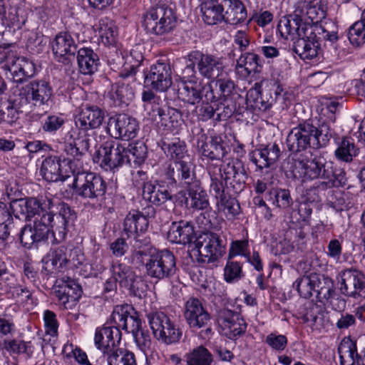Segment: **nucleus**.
I'll use <instances>...</instances> for the list:
<instances>
[{"instance_id":"nucleus-2","label":"nucleus","mask_w":365,"mask_h":365,"mask_svg":"<svg viewBox=\"0 0 365 365\" xmlns=\"http://www.w3.org/2000/svg\"><path fill=\"white\" fill-rule=\"evenodd\" d=\"M71 215L68 207H63V211L56 216L53 224V217L47 213L43 215L40 219L35 218L33 225H27L21 231L20 240L26 248H31L34 244L44 240L51 228L53 232H58L61 238H64L70 222Z\"/></svg>"},{"instance_id":"nucleus-63","label":"nucleus","mask_w":365,"mask_h":365,"mask_svg":"<svg viewBox=\"0 0 365 365\" xmlns=\"http://www.w3.org/2000/svg\"><path fill=\"white\" fill-rule=\"evenodd\" d=\"M108 365H137L134 354L128 351H120V354H114L108 359Z\"/></svg>"},{"instance_id":"nucleus-24","label":"nucleus","mask_w":365,"mask_h":365,"mask_svg":"<svg viewBox=\"0 0 365 365\" xmlns=\"http://www.w3.org/2000/svg\"><path fill=\"white\" fill-rule=\"evenodd\" d=\"M307 26L298 14V10H296L294 15L280 19L277 29L282 37L294 43L300 36H304Z\"/></svg>"},{"instance_id":"nucleus-25","label":"nucleus","mask_w":365,"mask_h":365,"mask_svg":"<svg viewBox=\"0 0 365 365\" xmlns=\"http://www.w3.org/2000/svg\"><path fill=\"white\" fill-rule=\"evenodd\" d=\"M185 317L189 326L193 329L205 327L210 322L209 313L204 309L201 302L195 298L187 301Z\"/></svg>"},{"instance_id":"nucleus-57","label":"nucleus","mask_w":365,"mask_h":365,"mask_svg":"<svg viewBox=\"0 0 365 365\" xmlns=\"http://www.w3.org/2000/svg\"><path fill=\"white\" fill-rule=\"evenodd\" d=\"M339 106V103L334 101H327L323 105V107L321 110V120H323L322 125H325V130H327V128H329V131L331 132L329 125L328 124L334 122L335 113Z\"/></svg>"},{"instance_id":"nucleus-59","label":"nucleus","mask_w":365,"mask_h":365,"mask_svg":"<svg viewBox=\"0 0 365 365\" xmlns=\"http://www.w3.org/2000/svg\"><path fill=\"white\" fill-rule=\"evenodd\" d=\"M243 276L242 266L237 262L228 261L224 268V279L228 283L240 280Z\"/></svg>"},{"instance_id":"nucleus-30","label":"nucleus","mask_w":365,"mask_h":365,"mask_svg":"<svg viewBox=\"0 0 365 365\" xmlns=\"http://www.w3.org/2000/svg\"><path fill=\"white\" fill-rule=\"evenodd\" d=\"M53 53L58 61L75 54L76 44L69 33L63 32L56 36L51 42Z\"/></svg>"},{"instance_id":"nucleus-9","label":"nucleus","mask_w":365,"mask_h":365,"mask_svg":"<svg viewBox=\"0 0 365 365\" xmlns=\"http://www.w3.org/2000/svg\"><path fill=\"white\" fill-rule=\"evenodd\" d=\"M54 203L52 200L46 198L40 202L36 198H21L13 200L10 203V209L14 215L17 218L30 219L35 216L40 219L43 215L50 214L53 217V222H55L53 215Z\"/></svg>"},{"instance_id":"nucleus-43","label":"nucleus","mask_w":365,"mask_h":365,"mask_svg":"<svg viewBox=\"0 0 365 365\" xmlns=\"http://www.w3.org/2000/svg\"><path fill=\"white\" fill-rule=\"evenodd\" d=\"M341 365H361L356 341L349 337L344 338L338 348Z\"/></svg>"},{"instance_id":"nucleus-45","label":"nucleus","mask_w":365,"mask_h":365,"mask_svg":"<svg viewBox=\"0 0 365 365\" xmlns=\"http://www.w3.org/2000/svg\"><path fill=\"white\" fill-rule=\"evenodd\" d=\"M224 21L230 24H237L243 21L247 17V11L242 2L240 0H224Z\"/></svg>"},{"instance_id":"nucleus-62","label":"nucleus","mask_w":365,"mask_h":365,"mask_svg":"<svg viewBox=\"0 0 365 365\" xmlns=\"http://www.w3.org/2000/svg\"><path fill=\"white\" fill-rule=\"evenodd\" d=\"M12 218L6 205L0 202V239L5 240L9 235Z\"/></svg>"},{"instance_id":"nucleus-4","label":"nucleus","mask_w":365,"mask_h":365,"mask_svg":"<svg viewBox=\"0 0 365 365\" xmlns=\"http://www.w3.org/2000/svg\"><path fill=\"white\" fill-rule=\"evenodd\" d=\"M70 156L73 159L67 158L61 160L58 157L46 158L41 163L40 175L49 182L64 181L71 175H75L76 172L83 168V162L81 160L82 155Z\"/></svg>"},{"instance_id":"nucleus-36","label":"nucleus","mask_w":365,"mask_h":365,"mask_svg":"<svg viewBox=\"0 0 365 365\" xmlns=\"http://www.w3.org/2000/svg\"><path fill=\"white\" fill-rule=\"evenodd\" d=\"M262 64L258 55L254 53H245L237 61L236 71L243 78L248 77L251 73H259Z\"/></svg>"},{"instance_id":"nucleus-29","label":"nucleus","mask_w":365,"mask_h":365,"mask_svg":"<svg viewBox=\"0 0 365 365\" xmlns=\"http://www.w3.org/2000/svg\"><path fill=\"white\" fill-rule=\"evenodd\" d=\"M187 194L189 197H186V194L182 192L179 193V198L183 197L187 206L197 210H207L210 207L207 192L200 187L197 181L195 180L188 187Z\"/></svg>"},{"instance_id":"nucleus-17","label":"nucleus","mask_w":365,"mask_h":365,"mask_svg":"<svg viewBox=\"0 0 365 365\" xmlns=\"http://www.w3.org/2000/svg\"><path fill=\"white\" fill-rule=\"evenodd\" d=\"M217 320L221 333L229 339H234L246 330V324L243 319L231 310L225 309L220 310Z\"/></svg>"},{"instance_id":"nucleus-14","label":"nucleus","mask_w":365,"mask_h":365,"mask_svg":"<svg viewBox=\"0 0 365 365\" xmlns=\"http://www.w3.org/2000/svg\"><path fill=\"white\" fill-rule=\"evenodd\" d=\"M148 276L163 279L174 274L175 259L173 254L167 250L155 252L143 259Z\"/></svg>"},{"instance_id":"nucleus-50","label":"nucleus","mask_w":365,"mask_h":365,"mask_svg":"<svg viewBox=\"0 0 365 365\" xmlns=\"http://www.w3.org/2000/svg\"><path fill=\"white\" fill-rule=\"evenodd\" d=\"M142 100L143 101V106L145 110L150 115L151 118H155L157 115L160 118L162 124L167 126L165 115L162 113L161 109L159 108V98L150 91H145L142 95Z\"/></svg>"},{"instance_id":"nucleus-61","label":"nucleus","mask_w":365,"mask_h":365,"mask_svg":"<svg viewBox=\"0 0 365 365\" xmlns=\"http://www.w3.org/2000/svg\"><path fill=\"white\" fill-rule=\"evenodd\" d=\"M216 204L217 211L223 212L227 218L233 217L239 212L240 206L235 199L225 197L217 201Z\"/></svg>"},{"instance_id":"nucleus-22","label":"nucleus","mask_w":365,"mask_h":365,"mask_svg":"<svg viewBox=\"0 0 365 365\" xmlns=\"http://www.w3.org/2000/svg\"><path fill=\"white\" fill-rule=\"evenodd\" d=\"M324 284L327 287H319L321 284L320 277L317 273L311 272L297 279L293 284L294 287L297 289L299 295L304 298H309L313 292L322 293L324 289L329 294L331 287H332V281L329 277H323Z\"/></svg>"},{"instance_id":"nucleus-35","label":"nucleus","mask_w":365,"mask_h":365,"mask_svg":"<svg viewBox=\"0 0 365 365\" xmlns=\"http://www.w3.org/2000/svg\"><path fill=\"white\" fill-rule=\"evenodd\" d=\"M194 235L192 225L185 221L173 222L167 234L168 240L177 244L190 243Z\"/></svg>"},{"instance_id":"nucleus-12","label":"nucleus","mask_w":365,"mask_h":365,"mask_svg":"<svg viewBox=\"0 0 365 365\" xmlns=\"http://www.w3.org/2000/svg\"><path fill=\"white\" fill-rule=\"evenodd\" d=\"M205 86L201 80L195 76L192 65L186 66L182 71L178 83L179 98L188 103L195 105L202 99Z\"/></svg>"},{"instance_id":"nucleus-10","label":"nucleus","mask_w":365,"mask_h":365,"mask_svg":"<svg viewBox=\"0 0 365 365\" xmlns=\"http://www.w3.org/2000/svg\"><path fill=\"white\" fill-rule=\"evenodd\" d=\"M195 66L200 74L205 78L214 80L226 76L225 64L222 58L211 54L194 51L188 56L187 65Z\"/></svg>"},{"instance_id":"nucleus-8","label":"nucleus","mask_w":365,"mask_h":365,"mask_svg":"<svg viewBox=\"0 0 365 365\" xmlns=\"http://www.w3.org/2000/svg\"><path fill=\"white\" fill-rule=\"evenodd\" d=\"M176 17L170 8L158 6L149 9L143 16L142 25L147 32L164 35L175 26Z\"/></svg>"},{"instance_id":"nucleus-38","label":"nucleus","mask_w":365,"mask_h":365,"mask_svg":"<svg viewBox=\"0 0 365 365\" xmlns=\"http://www.w3.org/2000/svg\"><path fill=\"white\" fill-rule=\"evenodd\" d=\"M202 20L208 25L224 21V6L218 0H204L200 5Z\"/></svg>"},{"instance_id":"nucleus-11","label":"nucleus","mask_w":365,"mask_h":365,"mask_svg":"<svg viewBox=\"0 0 365 365\" xmlns=\"http://www.w3.org/2000/svg\"><path fill=\"white\" fill-rule=\"evenodd\" d=\"M149 326L154 337L166 344L178 341L182 333L173 322L163 312L150 313L148 315Z\"/></svg>"},{"instance_id":"nucleus-64","label":"nucleus","mask_w":365,"mask_h":365,"mask_svg":"<svg viewBox=\"0 0 365 365\" xmlns=\"http://www.w3.org/2000/svg\"><path fill=\"white\" fill-rule=\"evenodd\" d=\"M247 255H250L247 240H236L232 242L229 250L230 258L236 256L247 257Z\"/></svg>"},{"instance_id":"nucleus-46","label":"nucleus","mask_w":365,"mask_h":365,"mask_svg":"<svg viewBox=\"0 0 365 365\" xmlns=\"http://www.w3.org/2000/svg\"><path fill=\"white\" fill-rule=\"evenodd\" d=\"M96 31L104 45H112L115 42L118 33L113 21L108 18L101 19L96 25Z\"/></svg>"},{"instance_id":"nucleus-33","label":"nucleus","mask_w":365,"mask_h":365,"mask_svg":"<svg viewBox=\"0 0 365 365\" xmlns=\"http://www.w3.org/2000/svg\"><path fill=\"white\" fill-rule=\"evenodd\" d=\"M279 148L277 145L257 149L250 153V160L260 170L268 168L279 158Z\"/></svg>"},{"instance_id":"nucleus-7","label":"nucleus","mask_w":365,"mask_h":365,"mask_svg":"<svg viewBox=\"0 0 365 365\" xmlns=\"http://www.w3.org/2000/svg\"><path fill=\"white\" fill-rule=\"evenodd\" d=\"M53 88L45 80H34L25 85L19 93V104L29 109L48 106Z\"/></svg>"},{"instance_id":"nucleus-19","label":"nucleus","mask_w":365,"mask_h":365,"mask_svg":"<svg viewBox=\"0 0 365 365\" xmlns=\"http://www.w3.org/2000/svg\"><path fill=\"white\" fill-rule=\"evenodd\" d=\"M111 276L106 283V289L108 292L116 289L117 284L121 287L128 289L135 288V275L130 267L125 264L113 263L110 269Z\"/></svg>"},{"instance_id":"nucleus-41","label":"nucleus","mask_w":365,"mask_h":365,"mask_svg":"<svg viewBox=\"0 0 365 365\" xmlns=\"http://www.w3.org/2000/svg\"><path fill=\"white\" fill-rule=\"evenodd\" d=\"M264 83L268 86V83L264 80L256 83L247 93V103L254 109L264 110L270 108L272 98H267V95L264 96V93H262V88Z\"/></svg>"},{"instance_id":"nucleus-44","label":"nucleus","mask_w":365,"mask_h":365,"mask_svg":"<svg viewBox=\"0 0 365 365\" xmlns=\"http://www.w3.org/2000/svg\"><path fill=\"white\" fill-rule=\"evenodd\" d=\"M27 19L26 11L19 6H10L5 15L3 16L1 23L5 27L13 31L21 29L25 24Z\"/></svg>"},{"instance_id":"nucleus-5","label":"nucleus","mask_w":365,"mask_h":365,"mask_svg":"<svg viewBox=\"0 0 365 365\" xmlns=\"http://www.w3.org/2000/svg\"><path fill=\"white\" fill-rule=\"evenodd\" d=\"M93 160L103 170L115 173L128 163L125 144L106 140L96 148Z\"/></svg>"},{"instance_id":"nucleus-23","label":"nucleus","mask_w":365,"mask_h":365,"mask_svg":"<svg viewBox=\"0 0 365 365\" xmlns=\"http://www.w3.org/2000/svg\"><path fill=\"white\" fill-rule=\"evenodd\" d=\"M145 83L157 91H165L172 85L170 66L164 63L153 65L145 76Z\"/></svg>"},{"instance_id":"nucleus-34","label":"nucleus","mask_w":365,"mask_h":365,"mask_svg":"<svg viewBox=\"0 0 365 365\" xmlns=\"http://www.w3.org/2000/svg\"><path fill=\"white\" fill-rule=\"evenodd\" d=\"M133 309L128 304L117 305L114 307L113 311L108 319L109 327L117 328L118 331L124 329L130 331V326L132 322L130 318H138L137 316L131 315Z\"/></svg>"},{"instance_id":"nucleus-58","label":"nucleus","mask_w":365,"mask_h":365,"mask_svg":"<svg viewBox=\"0 0 365 365\" xmlns=\"http://www.w3.org/2000/svg\"><path fill=\"white\" fill-rule=\"evenodd\" d=\"M210 147L213 152L205 151V157L211 160H222L227 154L225 148L222 145V138L217 135L210 136Z\"/></svg>"},{"instance_id":"nucleus-3","label":"nucleus","mask_w":365,"mask_h":365,"mask_svg":"<svg viewBox=\"0 0 365 365\" xmlns=\"http://www.w3.org/2000/svg\"><path fill=\"white\" fill-rule=\"evenodd\" d=\"M322 125L320 130L309 122H304L294 128L287 136V143L293 152L304 150L307 147L317 148L326 145L331 136V133L324 129Z\"/></svg>"},{"instance_id":"nucleus-20","label":"nucleus","mask_w":365,"mask_h":365,"mask_svg":"<svg viewBox=\"0 0 365 365\" xmlns=\"http://www.w3.org/2000/svg\"><path fill=\"white\" fill-rule=\"evenodd\" d=\"M81 287L73 279L56 281L55 294L59 304L64 309H72L81 296Z\"/></svg>"},{"instance_id":"nucleus-53","label":"nucleus","mask_w":365,"mask_h":365,"mask_svg":"<svg viewBox=\"0 0 365 365\" xmlns=\"http://www.w3.org/2000/svg\"><path fill=\"white\" fill-rule=\"evenodd\" d=\"M186 361L187 365H211L212 357L206 348L200 346L186 354Z\"/></svg>"},{"instance_id":"nucleus-13","label":"nucleus","mask_w":365,"mask_h":365,"mask_svg":"<svg viewBox=\"0 0 365 365\" xmlns=\"http://www.w3.org/2000/svg\"><path fill=\"white\" fill-rule=\"evenodd\" d=\"M76 173L73 182L76 195L93 199L105 194L106 185L101 176L93 173H81V170Z\"/></svg>"},{"instance_id":"nucleus-27","label":"nucleus","mask_w":365,"mask_h":365,"mask_svg":"<svg viewBox=\"0 0 365 365\" xmlns=\"http://www.w3.org/2000/svg\"><path fill=\"white\" fill-rule=\"evenodd\" d=\"M69 260L66 247L51 250L42 259L43 269L47 274H57L69 265Z\"/></svg>"},{"instance_id":"nucleus-6","label":"nucleus","mask_w":365,"mask_h":365,"mask_svg":"<svg viewBox=\"0 0 365 365\" xmlns=\"http://www.w3.org/2000/svg\"><path fill=\"white\" fill-rule=\"evenodd\" d=\"M190 255L198 262H214L221 258L226 251L222 240L215 233L204 232L198 235L190 245Z\"/></svg>"},{"instance_id":"nucleus-54","label":"nucleus","mask_w":365,"mask_h":365,"mask_svg":"<svg viewBox=\"0 0 365 365\" xmlns=\"http://www.w3.org/2000/svg\"><path fill=\"white\" fill-rule=\"evenodd\" d=\"M68 258L71 260H69V265H72L73 267H79L83 266L82 269L86 272L85 276L89 275H96L98 272H101L103 269L102 266L100 267H96L95 268L93 264L89 263H86L83 264L85 257L83 254L78 249H74L68 251Z\"/></svg>"},{"instance_id":"nucleus-60","label":"nucleus","mask_w":365,"mask_h":365,"mask_svg":"<svg viewBox=\"0 0 365 365\" xmlns=\"http://www.w3.org/2000/svg\"><path fill=\"white\" fill-rule=\"evenodd\" d=\"M349 39L351 43L359 46L365 43V24L360 21L355 22L349 29Z\"/></svg>"},{"instance_id":"nucleus-26","label":"nucleus","mask_w":365,"mask_h":365,"mask_svg":"<svg viewBox=\"0 0 365 365\" xmlns=\"http://www.w3.org/2000/svg\"><path fill=\"white\" fill-rule=\"evenodd\" d=\"M120 339L121 333L117 328L104 326L96 329L95 346L104 354L111 352L118 346Z\"/></svg>"},{"instance_id":"nucleus-48","label":"nucleus","mask_w":365,"mask_h":365,"mask_svg":"<svg viewBox=\"0 0 365 365\" xmlns=\"http://www.w3.org/2000/svg\"><path fill=\"white\" fill-rule=\"evenodd\" d=\"M1 349L6 350L10 354H25L29 356H32L34 351V347L31 341L16 339L4 340Z\"/></svg>"},{"instance_id":"nucleus-28","label":"nucleus","mask_w":365,"mask_h":365,"mask_svg":"<svg viewBox=\"0 0 365 365\" xmlns=\"http://www.w3.org/2000/svg\"><path fill=\"white\" fill-rule=\"evenodd\" d=\"M6 66L15 82H22L35 73V66L32 61L25 57L9 56Z\"/></svg>"},{"instance_id":"nucleus-51","label":"nucleus","mask_w":365,"mask_h":365,"mask_svg":"<svg viewBox=\"0 0 365 365\" xmlns=\"http://www.w3.org/2000/svg\"><path fill=\"white\" fill-rule=\"evenodd\" d=\"M109 95L115 106H121L123 104H128L133 99L134 93L128 85L118 83L113 87Z\"/></svg>"},{"instance_id":"nucleus-18","label":"nucleus","mask_w":365,"mask_h":365,"mask_svg":"<svg viewBox=\"0 0 365 365\" xmlns=\"http://www.w3.org/2000/svg\"><path fill=\"white\" fill-rule=\"evenodd\" d=\"M297 10L306 26H319L318 24L326 16L327 2L325 0H302Z\"/></svg>"},{"instance_id":"nucleus-16","label":"nucleus","mask_w":365,"mask_h":365,"mask_svg":"<svg viewBox=\"0 0 365 365\" xmlns=\"http://www.w3.org/2000/svg\"><path fill=\"white\" fill-rule=\"evenodd\" d=\"M341 294L352 297H365V275L361 271L347 269L341 271L337 277Z\"/></svg>"},{"instance_id":"nucleus-42","label":"nucleus","mask_w":365,"mask_h":365,"mask_svg":"<svg viewBox=\"0 0 365 365\" xmlns=\"http://www.w3.org/2000/svg\"><path fill=\"white\" fill-rule=\"evenodd\" d=\"M324 166V160L322 158L315 157L306 161H300L297 167L299 177L303 181L314 180L319 178Z\"/></svg>"},{"instance_id":"nucleus-56","label":"nucleus","mask_w":365,"mask_h":365,"mask_svg":"<svg viewBox=\"0 0 365 365\" xmlns=\"http://www.w3.org/2000/svg\"><path fill=\"white\" fill-rule=\"evenodd\" d=\"M272 205L280 209H287L292 205L290 192L286 189H274L269 192Z\"/></svg>"},{"instance_id":"nucleus-32","label":"nucleus","mask_w":365,"mask_h":365,"mask_svg":"<svg viewBox=\"0 0 365 365\" xmlns=\"http://www.w3.org/2000/svg\"><path fill=\"white\" fill-rule=\"evenodd\" d=\"M130 321L132 322L130 332L133 334L135 344L147 358L155 349L150 336L148 331L141 329V322L138 318H130Z\"/></svg>"},{"instance_id":"nucleus-40","label":"nucleus","mask_w":365,"mask_h":365,"mask_svg":"<svg viewBox=\"0 0 365 365\" xmlns=\"http://www.w3.org/2000/svg\"><path fill=\"white\" fill-rule=\"evenodd\" d=\"M77 61L79 71L86 75L94 73L100 64L98 55L87 47L81 48L78 51Z\"/></svg>"},{"instance_id":"nucleus-55","label":"nucleus","mask_w":365,"mask_h":365,"mask_svg":"<svg viewBox=\"0 0 365 365\" xmlns=\"http://www.w3.org/2000/svg\"><path fill=\"white\" fill-rule=\"evenodd\" d=\"M163 149L168 156H170L176 162L189 159V157L186 155L187 150L185 143L183 141H180L179 139H175L170 143H163Z\"/></svg>"},{"instance_id":"nucleus-49","label":"nucleus","mask_w":365,"mask_h":365,"mask_svg":"<svg viewBox=\"0 0 365 365\" xmlns=\"http://www.w3.org/2000/svg\"><path fill=\"white\" fill-rule=\"evenodd\" d=\"M336 145L335 155L341 160L350 162L358 155V149L351 138H343L336 143Z\"/></svg>"},{"instance_id":"nucleus-21","label":"nucleus","mask_w":365,"mask_h":365,"mask_svg":"<svg viewBox=\"0 0 365 365\" xmlns=\"http://www.w3.org/2000/svg\"><path fill=\"white\" fill-rule=\"evenodd\" d=\"M108 129L116 138L130 140L137 135L138 124L136 120L125 114H118L109 118Z\"/></svg>"},{"instance_id":"nucleus-37","label":"nucleus","mask_w":365,"mask_h":365,"mask_svg":"<svg viewBox=\"0 0 365 365\" xmlns=\"http://www.w3.org/2000/svg\"><path fill=\"white\" fill-rule=\"evenodd\" d=\"M143 196L145 200L154 205H160L171 199L167 185L163 182L145 183Z\"/></svg>"},{"instance_id":"nucleus-47","label":"nucleus","mask_w":365,"mask_h":365,"mask_svg":"<svg viewBox=\"0 0 365 365\" xmlns=\"http://www.w3.org/2000/svg\"><path fill=\"white\" fill-rule=\"evenodd\" d=\"M125 144L126 155L128 163L132 165V161L135 167L140 166L144 163L147 158V147L141 142H135Z\"/></svg>"},{"instance_id":"nucleus-1","label":"nucleus","mask_w":365,"mask_h":365,"mask_svg":"<svg viewBox=\"0 0 365 365\" xmlns=\"http://www.w3.org/2000/svg\"><path fill=\"white\" fill-rule=\"evenodd\" d=\"M106 116L105 110L95 105L86 104L80 108L75 117L76 129H73L66 137L65 152L73 156L83 155L91 145L87 131L99 128Z\"/></svg>"},{"instance_id":"nucleus-52","label":"nucleus","mask_w":365,"mask_h":365,"mask_svg":"<svg viewBox=\"0 0 365 365\" xmlns=\"http://www.w3.org/2000/svg\"><path fill=\"white\" fill-rule=\"evenodd\" d=\"M124 63L123 65V71L122 76H128L134 74L137 68L140 66L143 56L138 47L130 50L129 53H126L123 56Z\"/></svg>"},{"instance_id":"nucleus-15","label":"nucleus","mask_w":365,"mask_h":365,"mask_svg":"<svg viewBox=\"0 0 365 365\" xmlns=\"http://www.w3.org/2000/svg\"><path fill=\"white\" fill-rule=\"evenodd\" d=\"M323 29L321 26H308L305 29L304 36H300L294 42V51L302 59L312 60L317 58L321 53L319 37Z\"/></svg>"},{"instance_id":"nucleus-39","label":"nucleus","mask_w":365,"mask_h":365,"mask_svg":"<svg viewBox=\"0 0 365 365\" xmlns=\"http://www.w3.org/2000/svg\"><path fill=\"white\" fill-rule=\"evenodd\" d=\"M148 227V218L137 211L129 212L124 220L123 230L128 237L136 238L140 233L145 232Z\"/></svg>"},{"instance_id":"nucleus-31","label":"nucleus","mask_w":365,"mask_h":365,"mask_svg":"<svg viewBox=\"0 0 365 365\" xmlns=\"http://www.w3.org/2000/svg\"><path fill=\"white\" fill-rule=\"evenodd\" d=\"M0 286L5 292H11L14 296L21 298L22 302L29 303L31 296L30 291L16 284V277L8 272L4 266L0 265Z\"/></svg>"}]
</instances>
